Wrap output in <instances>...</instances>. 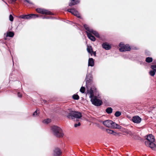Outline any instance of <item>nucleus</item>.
Here are the masks:
<instances>
[{"label":"nucleus","instance_id":"20","mask_svg":"<svg viewBox=\"0 0 156 156\" xmlns=\"http://www.w3.org/2000/svg\"><path fill=\"white\" fill-rule=\"evenodd\" d=\"M106 112L108 114H111L112 112V109L111 107H108L106 110Z\"/></svg>","mask_w":156,"mask_h":156},{"label":"nucleus","instance_id":"14","mask_svg":"<svg viewBox=\"0 0 156 156\" xmlns=\"http://www.w3.org/2000/svg\"><path fill=\"white\" fill-rule=\"evenodd\" d=\"M102 46L103 48L106 50H110L111 48V45L107 42L103 43L102 44Z\"/></svg>","mask_w":156,"mask_h":156},{"label":"nucleus","instance_id":"23","mask_svg":"<svg viewBox=\"0 0 156 156\" xmlns=\"http://www.w3.org/2000/svg\"><path fill=\"white\" fill-rule=\"evenodd\" d=\"M43 122L44 123L48 124L51 122V120L50 119H47L44 120Z\"/></svg>","mask_w":156,"mask_h":156},{"label":"nucleus","instance_id":"37","mask_svg":"<svg viewBox=\"0 0 156 156\" xmlns=\"http://www.w3.org/2000/svg\"><path fill=\"white\" fill-rule=\"evenodd\" d=\"M17 95L19 97L21 98L22 97V95L20 94V92H18Z\"/></svg>","mask_w":156,"mask_h":156},{"label":"nucleus","instance_id":"8","mask_svg":"<svg viewBox=\"0 0 156 156\" xmlns=\"http://www.w3.org/2000/svg\"><path fill=\"white\" fill-rule=\"evenodd\" d=\"M132 120L134 123H139L141 121V119L139 116L136 115L133 117Z\"/></svg>","mask_w":156,"mask_h":156},{"label":"nucleus","instance_id":"17","mask_svg":"<svg viewBox=\"0 0 156 156\" xmlns=\"http://www.w3.org/2000/svg\"><path fill=\"white\" fill-rule=\"evenodd\" d=\"M88 66H93L94 65V60L92 58H89L88 62Z\"/></svg>","mask_w":156,"mask_h":156},{"label":"nucleus","instance_id":"11","mask_svg":"<svg viewBox=\"0 0 156 156\" xmlns=\"http://www.w3.org/2000/svg\"><path fill=\"white\" fill-rule=\"evenodd\" d=\"M87 52L91 55H94V56H96V52L93 51L91 46H87Z\"/></svg>","mask_w":156,"mask_h":156},{"label":"nucleus","instance_id":"39","mask_svg":"<svg viewBox=\"0 0 156 156\" xmlns=\"http://www.w3.org/2000/svg\"><path fill=\"white\" fill-rule=\"evenodd\" d=\"M43 101L45 103V102H46V101L45 100H43Z\"/></svg>","mask_w":156,"mask_h":156},{"label":"nucleus","instance_id":"2","mask_svg":"<svg viewBox=\"0 0 156 156\" xmlns=\"http://www.w3.org/2000/svg\"><path fill=\"white\" fill-rule=\"evenodd\" d=\"M51 130L53 134L57 137H61L63 136L64 134L62 129L57 126H52Z\"/></svg>","mask_w":156,"mask_h":156},{"label":"nucleus","instance_id":"19","mask_svg":"<svg viewBox=\"0 0 156 156\" xmlns=\"http://www.w3.org/2000/svg\"><path fill=\"white\" fill-rule=\"evenodd\" d=\"M154 142H152L151 144L150 145L149 147L151 148L152 150L156 151V145L154 143Z\"/></svg>","mask_w":156,"mask_h":156},{"label":"nucleus","instance_id":"5","mask_svg":"<svg viewBox=\"0 0 156 156\" xmlns=\"http://www.w3.org/2000/svg\"><path fill=\"white\" fill-rule=\"evenodd\" d=\"M90 101L92 104L96 106H100L102 104L101 100L98 99L96 97L91 98Z\"/></svg>","mask_w":156,"mask_h":156},{"label":"nucleus","instance_id":"29","mask_svg":"<svg viewBox=\"0 0 156 156\" xmlns=\"http://www.w3.org/2000/svg\"><path fill=\"white\" fill-rule=\"evenodd\" d=\"M107 131L108 133L111 134H112L113 133V131L109 129H107Z\"/></svg>","mask_w":156,"mask_h":156},{"label":"nucleus","instance_id":"34","mask_svg":"<svg viewBox=\"0 0 156 156\" xmlns=\"http://www.w3.org/2000/svg\"><path fill=\"white\" fill-rule=\"evenodd\" d=\"M37 111L38 110L37 109L33 113V115L34 116L37 115L38 114Z\"/></svg>","mask_w":156,"mask_h":156},{"label":"nucleus","instance_id":"18","mask_svg":"<svg viewBox=\"0 0 156 156\" xmlns=\"http://www.w3.org/2000/svg\"><path fill=\"white\" fill-rule=\"evenodd\" d=\"M79 2V0H71L69 4V6L74 5Z\"/></svg>","mask_w":156,"mask_h":156},{"label":"nucleus","instance_id":"38","mask_svg":"<svg viewBox=\"0 0 156 156\" xmlns=\"http://www.w3.org/2000/svg\"><path fill=\"white\" fill-rule=\"evenodd\" d=\"M117 134V133H116L115 132L113 131V133L112 134L114 135H116Z\"/></svg>","mask_w":156,"mask_h":156},{"label":"nucleus","instance_id":"1","mask_svg":"<svg viewBox=\"0 0 156 156\" xmlns=\"http://www.w3.org/2000/svg\"><path fill=\"white\" fill-rule=\"evenodd\" d=\"M84 27L87 30L86 32L88 37L92 41H95V38L92 36L91 34H93L94 36L97 37H99L100 36L98 32L95 30H94L92 29H90L87 25H84Z\"/></svg>","mask_w":156,"mask_h":156},{"label":"nucleus","instance_id":"7","mask_svg":"<svg viewBox=\"0 0 156 156\" xmlns=\"http://www.w3.org/2000/svg\"><path fill=\"white\" fill-rule=\"evenodd\" d=\"M96 89L94 87H92L90 88V91H87V94H90V98H94V92L96 91Z\"/></svg>","mask_w":156,"mask_h":156},{"label":"nucleus","instance_id":"36","mask_svg":"<svg viewBox=\"0 0 156 156\" xmlns=\"http://www.w3.org/2000/svg\"><path fill=\"white\" fill-rule=\"evenodd\" d=\"M151 68L154 71L156 72V65L151 66Z\"/></svg>","mask_w":156,"mask_h":156},{"label":"nucleus","instance_id":"4","mask_svg":"<svg viewBox=\"0 0 156 156\" xmlns=\"http://www.w3.org/2000/svg\"><path fill=\"white\" fill-rule=\"evenodd\" d=\"M119 51L120 52H124L130 51L131 48L128 44H124L123 43L121 42L119 44Z\"/></svg>","mask_w":156,"mask_h":156},{"label":"nucleus","instance_id":"31","mask_svg":"<svg viewBox=\"0 0 156 156\" xmlns=\"http://www.w3.org/2000/svg\"><path fill=\"white\" fill-rule=\"evenodd\" d=\"M154 71H151L150 72V74L151 76H153L155 74Z\"/></svg>","mask_w":156,"mask_h":156},{"label":"nucleus","instance_id":"32","mask_svg":"<svg viewBox=\"0 0 156 156\" xmlns=\"http://www.w3.org/2000/svg\"><path fill=\"white\" fill-rule=\"evenodd\" d=\"M9 19L10 21H12L13 20V18L11 15H10L9 16Z\"/></svg>","mask_w":156,"mask_h":156},{"label":"nucleus","instance_id":"15","mask_svg":"<svg viewBox=\"0 0 156 156\" xmlns=\"http://www.w3.org/2000/svg\"><path fill=\"white\" fill-rule=\"evenodd\" d=\"M110 128L117 129H121V126L112 121V125Z\"/></svg>","mask_w":156,"mask_h":156},{"label":"nucleus","instance_id":"27","mask_svg":"<svg viewBox=\"0 0 156 156\" xmlns=\"http://www.w3.org/2000/svg\"><path fill=\"white\" fill-rule=\"evenodd\" d=\"M145 144L146 145L149 147L150 145L151 144V143L150 141L147 140L145 142Z\"/></svg>","mask_w":156,"mask_h":156},{"label":"nucleus","instance_id":"16","mask_svg":"<svg viewBox=\"0 0 156 156\" xmlns=\"http://www.w3.org/2000/svg\"><path fill=\"white\" fill-rule=\"evenodd\" d=\"M147 140L150 141L151 143L152 142H154L155 139L154 137L152 134H149L148 135L147 138Z\"/></svg>","mask_w":156,"mask_h":156},{"label":"nucleus","instance_id":"22","mask_svg":"<svg viewBox=\"0 0 156 156\" xmlns=\"http://www.w3.org/2000/svg\"><path fill=\"white\" fill-rule=\"evenodd\" d=\"M14 35V34L13 32H7V36H9V37H13Z\"/></svg>","mask_w":156,"mask_h":156},{"label":"nucleus","instance_id":"25","mask_svg":"<svg viewBox=\"0 0 156 156\" xmlns=\"http://www.w3.org/2000/svg\"><path fill=\"white\" fill-rule=\"evenodd\" d=\"M121 115V113L120 112L117 111L115 112V115L116 117H118L119 116Z\"/></svg>","mask_w":156,"mask_h":156},{"label":"nucleus","instance_id":"3","mask_svg":"<svg viewBox=\"0 0 156 156\" xmlns=\"http://www.w3.org/2000/svg\"><path fill=\"white\" fill-rule=\"evenodd\" d=\"M82 116L81 113L76 111H72L68 115L67 117L69 119H73L75 118L80 119Z\"/></svg>","mask_w":156,"mask_h":156},{"label":"nucleus","instance_id":"28","mask_svg":"<svg viewBox=\"0 0 156 156\" xmlns=\"http://www.w3.org/2000/svg\"><path fill=\"white\" fill-rule=\"evenodd\" d=\"M85 90V88L84 87H81L80 89V91L82 93H84Z\"/></svg>","mask_w":156,"mask_h":156},{"label":"nucleus","instance_id":"41","mask_svg":"<svg viewBox=\"0 0 156 156\" xmlns=\"http://www.w3.org/2000/svg\"><path fill=\"white\" fill-rule=\"evenodd\" d=\"M124 134V135H126V134Z\"/></svg>","mask_w":156,"mask_h":156},{"label":"nucleus","instance_id":"24","mask_svg":"<svg viewBox=\"0 0 156 156\" xmlns=\"http://www.w3.org/2000/svg\"><path fill=\"white\" fill-rule=\"evenodd\" d=\"M73 98L74 100H78L79 98V97L77 94H74L73 96Z\"/></svg>","mask_w":156,"mask_h":156},{"label":"nucleus","instance_id":"9","mask_svg":"<svg viewBox=\"0 0 156 156\" xmlns=\"http://www.w3.org/2000/svg\"><path fill=\"white\" fill-rule=\"evenodd\" d=\"M53 151V155L54 156H59L62 153L60 149L58 147L55 148Z\"/></svg>","mask_w":156,"mask_h":156},{"label":"nucleus","instance_id":"40","mask_svg":"<svg viewBox=\"0 0 156 156\" xmlns=\"http://www.w3.org/2000/svg\"><path fill=\"white\" fill-rule=\"evenodd\" d=\"M25 1L27 2L28 3H29V2L28 0H25Z\"/></svg>","mask_w":156,"mask_h":156},{"label":"nucleus","instance_id":"10","mask_svg":"<svg viewBox=\"0 0 156 156\" xmlns=\"http://www.w3.org/2000/svg\"><path fill=\"white\" fill-rule=\"evenodd\" d=\"M37 12L39 13L45 14H49L50 12L44 9H42L38 8L36 10Z\"/></svg>","mask_w":156,"mask_h":156},{"label":"nucleus","instance_id":"30","mask_svg":"<svg viewBox=\"0 0 156 156\" xmlns=\"http://www.w3.org/2000/svg\"><path fill=\"white\" fill-rule=\"evenodd\" d=\"M74 9H68V11L69 12H70V13H72V14H73L74 13Z\"/></svg>","mask_w":156,"mask_h":156},{"label":"nucleus","instance_id":"21","mask_svg":"<svg viewBox=\"0 0 156 156\" xmlns=\"http://www.w3.org/2000/svg\"><path fill=\"white\" fill-rule=\"evenodd\" d=\"M153 61V59L152 58L148 57L146 58V61L147 62L150 63L151 62Z\"/></svg>","mask_w":156,"mask_h":156},{"label":"nucleus","instance_id":"33","mask_svg":"<svg viewBox=\"0 0 156 156\" xmlns=\"http://www.w3.org/2000/svg\"><path fill=\"white\" fill-rule=\"evenodd\" d=\"M89 80H88L86 81V83L87 84H89L90 82L91 81V80L90 79H88Z\"/></svg>","mask_w":156,"mask_h":156},{"label":"nucleus","instance_id":"6","mask_svg":"<svg viewBox=\"0 0 156 156\" xmlns=\"http://www.w3.org/2000/svg\"><path fill=\"white\" fill-rule=\"evenodd\" d=\"M38 16L36 14H30L27 15H25L22 16L20 17L24 19H30L32 18H36Z\"/></svg>","mask_w":156,"mask_h":156},{"label":"nucleus","instance_id":"12","mask_svg":"<svg viewBox=\"0 0 156 156\" xmlns=\"http://www.w3.org/2000/svg\"><path fill=\"white\" fill-rule=\"evenodd\" d=\"M112 121L110 120H108L103 122V124L106 126L110 128L112 125Z\"/></svg>","mask_w":156,"mask_h":156},{"label":"nucleus","instance_id":"13","mask_svg":"<svg viewBox=\"0 0 156 156\" xmlns=\"http://www.w3.org/2000/svg\"><path fill=\"white\" fill-rule=\"evenodd\" d=\"M121 131L122 133H125L127 134H129L131 136H132L133 135V133L132 132L127 129L122 128Z\"/></svg>","mask_w":156,"mask_h":156},{"label":"nucleus","instance_id":"35","mask_svg":"<svg viewBox=\"0 0 156 156\" xmlns=\"http://www.w3.org/2000/svg\"><path fill=\"white\" fill-rule=\"evenodd\" d=\"M80 125V123L79 122L78 123H75L74 124V127H77L79 126Z\"/></svg>","mask_w":156,"mask_h":156},{"label":"nucleus","instance_id":"26","mask_svg":"<svg viewBox=\"0 0 156 156\" xmlns=\"http://www.w3.org/2000/svg\"><path fill=\"white\" fill-rule=\"evenodd\" d=\"M74 15L78 17H80V16L79 13L76 11L74 10V13L73 14Z\"/></svg>","mask_w":156,"mask_h":156}]
</instances>
